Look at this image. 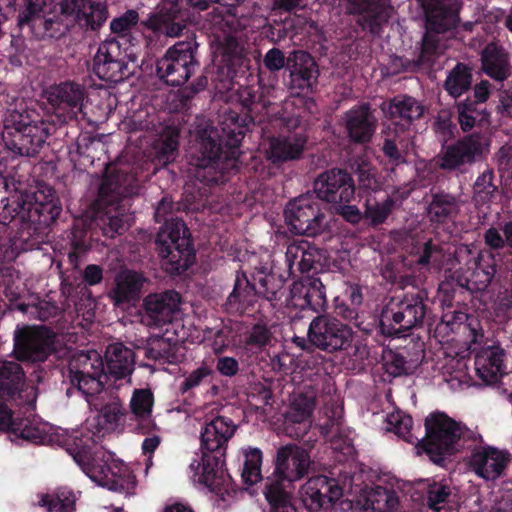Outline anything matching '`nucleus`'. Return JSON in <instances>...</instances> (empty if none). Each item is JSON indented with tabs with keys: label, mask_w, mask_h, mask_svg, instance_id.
<instances>
[{
	"label": "nucleus",
	"mask_w": 512,
	"mask_h": 512,
	"mask_svg": "<svg viewBox=\"0 0 512 512\" xmlns=\"http://www.w3.org/2000/svg\"><path fill=\"white\" fill-rule=\"evenodd\" d=\"M55 124L34 108L11 111L4 120L3 148L11 157H37Z\"/></svg>",
	"instance_id": "obj_9"
},
{
	"label": "nucleus",
	"mask_w": 512,
	"mask_h": 512,
	"mask_svg": "<svg viewBox=\"0 0 512 512\" xmlns=\"http://www.w3.org/2000/svg\"><path fill=\"white\" fill-rule=\"evenodd\" d=\"M183 2L198 11H204L210 5V0L163 1L157 12L150 14L146 20L141 22V25L149 31L144 35L148 47H152L156 38L161 36L177 37L183 33L189 19L188 12L181 7Z\"/></svg>",
	"instance_id": "obj_13"
},
{
	"label": "nucleus",
	"mask_w": 512,
	"mask_h": 512,
	"mask_svg": "<svg viewBox=\"0 0 512 512\" xmlns=\"http://www.w3.org/2000/svg\"><path fill=\"white\" fill-rule=\"evenodd\" d=\"M499 187L495 183V174L487 169L480 174L473 185V202L476 207L489 205L499 197Z\"/></svg>",
	"instance_id": "obj_52"
},
{
	"label": "nucleus",
	"mask_w": 512,
	"mask_h": 512,
	"mask_svg": "<svg viewBox=\"0 0 512 512\" xmlns=\"http://www.w3.org/2000/svg\"><path fill=\"white\" fill-rule=\"evenodd\" d=\"M497 265L492 256L485 260L481 256L474 262L473 267L459 268L453 274V280L459 288L471 294L483 292L490 285L497 271Z\"/></svg>",
	"instance_id": "obj_31"
},
{
	"label": "nucleus",
	"mask_w": 512,
	"mask_h": 512,
	"mask_svg": "<svg viewBox=\"0 0 512 512\" xmlns=\"http://www.w3.org/2000/svg\"><path fill=\"white\" fill-rule=\"evenodd\" d=\"M179 137V127L175 125L163 127L153 145L155 160L158 164L167 165L175 160L178 154Z\"/></svg>",
	"instance_id": "obj_45"
},
{
	"label": "nucleus",
	"mask_w": 512,
	"mask_h": 512,
	"mask_svg": "<svg viewBox=\"0 0 512 512\" xmlns=\"http://www.w3.org/2000/svg\"><path fill=\"white\" fill-rule=\"evenodd\" d=\"M14 223L17 227L15 234L11 237V248L16 253L38 249L43 243L46 235V228L38 225L35 221L14 217L6 225Z\"/></svg>",
	"instance_id": "obj_41"
},
{
	"label": "nucleus",
	"mask_w": 512,
	"mask_h": 512,
	"mask_svg": "<svg viewBox=\"0 0 512 512\" xmlns=\"http://www.w3.org/2000/svg\"><path fill=\"white\" fill-rule=\"evenodd\" d=\"M427 203V216L432 223L444 224L453 221L460 211L459 198L437 187L430 189Z\"/></svg>",
	"instance_id": "obj_39"
},
{
	"label": "nucleus",
	"mask_w": 512,
	"mask_h": 512,
	"mask_svg": "<svg viewBox=\"0 0 512 512\" xmlns=\"http://www.w3.org/2000/svg\"><path fill=\"white\" fill-rule=\"evenodd\" d=\"M271 336L272 334L265 324L256 323L245 335V347L247 349L261 350L269 343Z\"/></svg>",
	"instance_id": "obj_63"
},
{
	"label": "nucleus",
	"mask_w": 512,
	"mask_h": 512,
	"mask_svg": "<svg viewBox=\"0 0 512 512\" xmlns=\"http://www.w3.org/2000/svg\"><path fill=\"white\" fill-rule=\"evenodd\" d=\"M0 225H6L14 217L35 221L48 228L62 212V204L54 188L40 186L32 195L2 198Z\"/></svg>",
	"instance_id": "obj_10"
},
{
	"label": "nucleus",
	"mask_w": 512,
	"mask_h": 512,
	"mask_svg": "<svg viewBox=\"0 0 512 512\" xmlns=\"http://www.w3.org/2000/svg\"><path fill=\"white\" fill-rule=\"evenodd\" d=\"M289 88L301 92H312L319 77L318 64L307 51L293 50L288 56Z\"/></svg>",
	"instance_id": "obj_27"
},
{
	"label": "nucleus",
	"mask_w": 512,
	"mask_h": 512,
	"mask_svg": "<svg viewBox=\"0 0 512 512\" xmlns=\"http://www.w3.org/2000/svg\"><path fill=\"white\" fill-rule=\"evenodd\" d=\"M25 381L22 366L15 361L0 360V431L7 432L13 426V411L9 402L20 395Z\"/></svg>",
	"instance_id": "obj_22"
},
{
	"label": "nucleus",
	"mask_w": 512,
	"mask_h": 512,
	"mask_svg": "<svg viewBox=\"0 0 512 512\" xmlns=\"http://www.w3.org/2000/svg\"><path fill=\"white\" fill-rule=\"evenodd\" d=\"M244 457L243 467L241 470L242 482L248 486H252L259 481L264 480L261 473L263 453L259 448L248 447L242 450Z\"/></svg>",
	"instance_id": "obj_57"
},
{
	"label": "nucleus",
	"mask_w": 512,
	"mask_h": 512,
	"mask_svg": "<svg viewBox=\"0 0 512 512\" xmlns=\"http://www.w3.org/2000/svg\"><path fill=\"white\" fill-rule=\"evenodd\" d=\"M425 12L426 28L445 34L460 23L462 3L458 0H419Z\"/></svg>",
	"instance_id": "obj_29"
},
{
	"label": "nucleus",
	"mask_w": 512,
	"mask_h": 512,
	"mask_svg": "<svg viewBox=\"0 0 512 512\" xmlns=\"http://www.w3.org/2000/svg\"><path fill=\"white\" fill-rule=\"evenodd\" d=\"M387 425L388 430L393 431L407 443L413 444L419 441L411 432L413 419L410 415L400 411L390 413L387 415Z\"/></svg>",
	"instance_id": "obj_58"
},
{
	"label": "nucleus",
	"mask_w": 512,
	"mask_h": 512,
	"mask_svg": "<svg viewBox=\"0 0 512 512\" xmlns=\"http://www.w3.org/2000/svg\"><path fill=\"white\" fill-rule=\"evenodd\" d=\"M399 505L396 493L381 486H376L365 497L364 508L370 512H394Z\"/></svg>",
	"instance_id": "obj_54"
},
{
	"label": "nucleus",
	"mask_w": 512,
	"mask_h": 512,
	"mask_svg": "<svg viewBox=\"0 0 512 512\" xmlns=\"http://www.w3.org/2000/svg\"><path fill=\"white\" fill-rule=\"evenodd\" d=\"M250 117H239L234 109L219 116V128H198L190 150V175L204 186L223 185L240 167V144Z\"/></svg>",
	"instance_id": "obj_1"
},
{
	"label": "nucleus",
	"mask_w": 512,
	"mask_h": 512,
	"mask_svg": "<svg viewBox=\"0 0 512 512\" xmlns=\"http://www.w3.org/2000/svg\"><path fill=\"white\" fill-rule=\"evenodd\" d=\"M406 359L392 350L383 351L382 366L391 376L397 377L406 373Z\"/></svg>",
	"instance_id": "obj_64"
},
{
	"label": "nucleus",
	"mask_w": 512,
	"mask_h": 512,
	"mask_svg": "<svg viewBox=\"0 0 512 512\" xmlns=\"http://www.w3.org/2000/svg\"><path fill=\"white\" fill-rule=\"evenodd\" d=\"M427 301L425 289L393 296L382 308L378 321L357 326L374 339L403 337L413 328L422 326L428 311Z\"/></svg>",
	"instance_id": "obj_7"
},
{
	"label": "nucleus",
	"mask_w": 512,
	"mask_h": 512,
	"mask_svg": "<svg viewBox=\"0 0 512 512\" xmlns=\"http://www.w3.org/2000/svg\"><path fill=\"white\" fill-rule=\"evenodd\" d=\"M154 406V394L149 389H135L130 399L132 414L139 421V431L142 434H149L156 428L155 422L151 419Z\"/></svg>",
	"instance_id": "obj_43"
},
{
	"label": "nucleus",
	"mask_w": 512,
	"mask_h": 512,
	"mask_svg": "<svg viewBox=\"0 0 512 512\" xmlns=\"http://www.w3.org/2000/svg\"><path fill=\"white\" fill-rule=\"evenodd\" d=\"M315 405L316 392L311 387H305L293 394L284 416V428L288 436L301 439L309 432Z\"/></svg>",
	"instance_id": "obj_24"
},
{
	"label": "nucleus",
	"mask_w": 512,
	"mask_h": 512,
	"mask_svg": "<svg viewBox=\"0 0 512 512\" xmlns=\"http://www.w3.org/2000/svg\"><path fill=\"white\" fill-rule=\"evenodd\" d=\"M318 200L330 204L350 203L356 194L352 175L342 168H330L320 173L313 183Z\"/></svg>",
	"instance_id": "obj_19"
},
{
	"label": "nucleus",
	"mask_w": 512,
	"mask_h": 512,
	"mask_svg": "<svg viewBox=\"0 0 512 512\" xmlns=\"http://www.w3.org/2000/svg\"><path fill=\"white\" fill-rule=\"evenodd\" d=\"M472 81V68L458 62L448 73L443 87L450 96L458 98L470 90Z\"/></svg>",
	"instance_id": "obj_50"
},
{
	"label": "nucleus",
	"mask_w": 512,
	"mask_h": 512,
	"mask_svg": "<svg viewBox=\"0 0 512 512\" xmlns=\"http://www.w3.org/2000/svg\"><path fill=\"white\" fill-rule=\"evenodd\" d=\"M481 444L468 449L471 452L467 461L468 467L486 481H495L503 477L512 461L511 453L506 449Z\"/></svg>",
	"instance_id": "obj_20"
},
{
	"label": "nucleus",
	"mask_w": 512,
	"mask_h": 512,
	"mask_svg": "<svg viewBox=\"0 0 512 512\" xmlns=\"http://www.w3.org/2000/svg\"><path fill=\"white\" fill-rule=\"evenodd\" d=\"M451 493L452 489L449 484L442 481H433V483L427 486L426 490L427 506L434 511H439L444 508Z\"/></svg>",
	"instance_id": "obj_61"
},
{
	"label": "nucleus",
	"mask_w": 512,
	"mask_h": 512,
	"mask_svg": "<svg viewBox=\"0 0 512 512\" xmlns=\"http://www.w3.org/2000/svg\"><path fill=\"white\" fill-rule=\"evenodd\" d=\"M357 176L356 191L361 199L376 196L382 192V182L378 177L376 168L368 162L362 161L355 170Z\"/></svg>",
	"instance_id": "obj_51"
},
{
	"label": "nucleus",
	"mask_w": 512,
	"mask_h": 512,
	"mask_svg": "<svg viewBox=\"0 0 512 512\" xmlns=\"http://www.w3.org/2000/svg\"><path fill=\"white\" fill-rule=\"evenodd\" d=\"M414 256L416 263L422 267L429 265H439L443 258V250L440 245L433 242L432 239L425 241L422 245L415 247Z\"/></svg>",
	"instance_id": "obj_60"
},
{
	"label": "nucleus",
	"mask_w": 512,
	"mask_h": 512,
	"mask_svg": "<svg viewBox=\"0 0 512 512\" xmlns=\"http://www.w3.org/2000/svg\"><path fill=\"white\" fill-rule=\"evenodd\" d=\"M54 334L43 326H25L14 334V353L20 361L44 362L55 351Z\"/></svg>",
	"instance_id": "obj_18"
},
{
	"label": "nucleus",
	"mask_w": 512,
	"mask_h": 512,
	"mask_svg": "<svg viewBox=\"0 0 512 512\" xmlns=\"http://www.w3.org/2000/svg\"><path fill=\"white\" fill-rule=\"evenodd\" d=\"M285 260L290 274L298 271L304 276H314L329 269L327 251L308 242L292 243L287 246Z\"/></svg>",
	"instance_id": "obj_23"
},
{
	"label": "nucleus",
	"mask_w": 512,
	"mask_h": 512,
	"mask_svg": "<svg viewBox=\"0 0 512 512\" xmlns=\"http://www.w3.org/2000/svg\"><path fill=\"white\" fill-rule=\"evenodd\" d=\"M135 60L134 55L122 48L119 40L108 39L99 44L90 73L105 83H118L132 73L128 65Z\"/></svg>",
	"instance_id": "obj_16"
},
{
	"label": "nucleus",
	"mask_w": 512,
	"mask_h": 512,
	"mask_svg": "<svg viewBox=\"0 0 512 512\" xmlns=\"http://www.w3.org/2000/svg\"><path fill=\"white\" fill-rule=\"evenodd\" d=\"M288 303L301 310L309 308L316 313L323 312L328 304L326 288L319 277L304 276L291 285Z\"/></svg>",
	"instance_id": "obj_28"
},
{
	"label": "nucleus",
	"mask_w": 512,
	"mask_h": 512,
	"mask_svg": "<svg viewBox=\"0 0 512 512\" xmlns=\"http://www.w3.org/2000/svg\"><path fill=\"white\" fill-rule=\"evenodd\" d=\"M250 281L252 286L255 287L257 298L262 297L270 302L280 300V294L285 283V279L281 275L266 272L262 268L252 274Z\"/></svg>",
	"instance_id": "obj_46"
},
{
	"label": "nucleus",
	"mask_w": 512,
	"mask_h": 512,
	"mask_svg": "<svg viewBox=\"0 0 512 512\" xmlns=\"http://www.w3.org/2000/svg\"><path fill=\"white\" fill-rule=\"evenodd\" d=\"M146 279L139 272L126 270L115 278V286L108 293V297L119 308L134 305L141 298L142 288Z\"/></svg>",
	"instance_id": "obj_36"
},
{
	"label": "nucleus",
	"mask_w": 512,
	"mask_h": 512,
	"mask_svg": "<svg viewBox=\"0 0 512 512\" xmlns=\"http://www.w3.org/2000/svg\"><path fill=\"white\" fill-rule=\"evenodd\" d=\"M108 374L115 379H125L134 371L135 354L121 342L110 344L105 352Z\"/></svg>",
	"instance_id": "obj_42"
},
{
	"label": "nucleus",
	"mask_w": 512,
	"mask_h": 512,
	"mask_svg": "<svg viewBox=\"0 0 512 512\" xmlns=\"http://www.w3.org/2000/svg\"><path fill=\"white\" fill-rule=\"evenodd\" d=\"M352 327L336 317L317 315L307 330V337H294L293 342L303 350L319 349L326 353H335L348 349L353 341Z\"/></svg>",
	"instance_id": "obj_14"
},
{
	"label": "nucleus",
	"mask_w": 512,
	"mask_h": 512,
	"mask_svg": "<svg viewBox=\"0 0 512 512\" xmlns=\"http://www.w3.org/2000/svg\"><path fill=\"white\" fill-rule=\"evenodd\" d=\"M92 150H94V141L90 137H78L69 148V157L75 165L87 167L94 162V155L91 154Z\"/></svg>",
	"instance_id": "obj_59"
},
{
	"label": "nucleus",
	"mask_w": 512,
	"mask_h": 512,
	"mask_svg": "<svg viewBox=\"0 0 512 512\" xmlns=\"http://www.w3.org/2000/svg\"><path fill=\"white\" fill-rule=\"evenodd\" d=\"M98 440L84 430L55 435L58 445L94 482L111 491L128 493L135 486V477L122 460L114 457V453L98 446Z\"/></svg>",
	"instance_id": "obj_3"
},
{
	"label": "nucleus",
	"mask_w": 512,
	"mask_h": 512,
	"mask_svg": "<svg viewBox=\"0 0 512 512\" xmlns=\"http://www.w3.org/2000/svg\"><path fill=\"white\" fill-rule=\"evenodd\" d=\"M44 96L58 113V120L64 123L77 118L88 94L83 84L64 81L48 87L44 90Z\"/></svg>",
	"instance_id": "obj_21"
},
{
	"label": "nucleus",
	"mask_w": 512,
	"mask_h": 512,
	"mask_svg": "<svg viewBox=\"0 0 512 512\" xmlns=\"http://www.w3.org/2000/svg\"><path fill=\"white\" fill-rule=\"evenodd\" d=\"M77 499L71 488L60 487L54 493L42 495L39 505L48 512H75Z\"/></svg>",
	"instance_id": "obj_53"
},
{
	"label": "nucleus",
	"mask_w": 512,
	"mask_h": 512,
	"mask_svg": "<svg viewBox=\"0 0 512 512\" xmlns=\"http://www.w3.org/2000/svg\"><path fill=\"white\" fill-rule=\"evenodd\" d=\"M173 210L174 202L168 197L158 203L154 218L163 225L156 235L155 245L163 269L170 275L180 276L194 264L196 251L186 223L177 217H169Z\"/></svg>",
	"instance_id": "obj_5"
},
{
	"label": "nucleus",
	"mask_w": 512,
	"mask_h": 512,
	"mask_svg": "<svg viewBox=\"0 0 512 512\" xmlns=\"http://www.w3.org/2000/svg\"><path fill=\"white\" fill-rule=\"evenodd\" d=\"M481 70L488 77L502 82L512 73L510 54L498 41L487 43L480 53Z\"/></svg>",
	"instance_id": "obj_37"
},
{
	"label": "nucleus",
	"mask_w": 512,
	"mask_h": 512,
	"mask_svg": "<svg viewBox=\"0 0 512 512\" xmlns=\"http://www.w3.org/2000/svg\"><path fill=\"white\" fill-rule=\"evenodd\" d=\"M198 48L195 37L176 42L156 60V76L172 87L184 85L200 68Z\"/></svg>",
	"instance_id": "obj_12"
},
{
	"label": "nucleus",
	"mask_w": 512,
	"mask_h": 512,
	"mask_svg": "<svg viewBox=\"0 0 512 512\" xmlns=\"http://www.w3.org/2000/svg\"><path fill=\"white\" fill-rule=\"evenodd\" d=\"M307 145V136L294 133L288 136H273L269 140L266 151L267 159L274 165L280 166L303 157Z\"/></svg>",
	"instance_id": "obj_34"
},
{
	"label": "nucleus",
	"mask_w": 512,
	"mask_h": 512,
	"mask_svg": "<svg viewBox=\"0 0 512 512\" xmlns=\"http://www.w3.org/2000/svg\"><path fill=\"white\" fill-rule=\"evenodd\" d=\"M456 107L458 122L463 131L467 132L476 126L483 129L490 125V112L486 105L472 101L471 96L459 102Z\"/></svg>",
	"instance_id": "obj_44"
},
{
	"label": "nucleus",
	"mask_w": 512,
	"mask_h": 512,
	"mask_svg": "<svg viewBox=\"0 0 512 512\" xmlns=\"http://www.w3.org/2000/svg\"><path fill=\"white\" fill-rule=\"evenodd\" d=\"M137 189V178L133 173L115 164L106 165L92 204L94 229L111 239L124 234L133 221L129 198Z\"/></svg>",
	"instance_id": "obj_4"
},
{
	"label": "nucleus",
	"mask_w": 512,
	"mask_h": 512,
	"mask_svg": "<svg viewBox=\"0 0 512 512\" xmlns=\"http://www.w3.org/2000/svg\"><path fill=\"white\" fill-rule=\"evenodd\" d=\"M440 34L441 33H436L426 28L417 58L412 61H407L405 69L414 71L420 67H432L437 57L442 52L439 38Z\"/></svg>",
	"instance_id": "obj_47"
},
{
	"label": "nucleus",
	"mask_w": 512,
	"mask_h": 512,
	"mask_svg": "<svg viewBox=\"0 0 512 512\" xmlns=\"http://www.w3.org/2000/svg\"><path fill=\"white\" fill-rule=\"evenodd\" d=\"M425 431V437L418 441L417 447L434 464L441 467L451 462V457L455 454L483 443L480 434L441 412L431 414L425 419Z\"/></svg>",
	"instance_id": "obj_8"
},
{
	"label": "nucleus",
	"mask_w": 512,
	"mask_h": 512,
	"mask_svg": "<svg viewBox=\"0 0 512 512\" xmlns=\"http://www.w3.org/2000/svg\"><path fill=\"white\" fill-rule=\"evenodd\" d=\"M262 493L268 504V512H300L293 502V496L286 487H280L276 481L263 486Z\"/></svg>",
	"instance_id": "obj_49"
},
{
	"label": "nucleus",
	"mask_w": 512,
	"mask_h": 512,
	"mask_svg": "<svg viewBox=\"0 0 512 512\" xmlns=\"http://www.w3.org/2000/svg\"><path fill=\"white\" fill-rule=\"evenodd\" d=\"M145 357L162 363L175 364L180 360L177 341L160 337L152 340L145 348Z\"/></svg>",
	"instance_id": "obj_56"
},
{
	"label": "nucleus",
	"mask_w": 512,
	"mask_h": 512,
	"mask_svg": "<svg viewBox=\"0 0 512 512\" xmlns=\"http://www.w3.org/2000/svg\"><path fill=\"white\" fill-rule=\"evenodd\" d=\"M260 99V95L258 94V91H256L251 86H240L237 90V101L242 107V114L236 111L239 115V117L248 116L251 118V120L247 123V129L249 128V125L254 123V119L251 115V113L254 110V105L257 104L258 100Z\"/></svg>",
	"instance_id": "obj_62"
},
{
	"label": "nucleus",
	"mask_w": 512,
	"mask_h": 512,
	"mask_svg": "<svg viewBox=\"0 0 512 512\" xmlns=\"http://www.w3.org/2000/svg\"><path fill=\"white\" fill-rule=\"evenodd\" d=\"M181 295L175 290H166L162 293L149 294L144 299L146 316L150 324L162 326L172 322L173 315L179 310Z\"/></svg>",
	"instance_id": "obj_35"
},
{
	"label": "nucleus",
	"mask_w": 512,
	"mask_h": 512,
	"mask_svg": "<svg viewBox=\"0 0 512 512\" xmlns=\"http://www.w3.org/2000/svg\"><path fill=\"white\" fill-rule=\"evenodd\" d=\"M107 379L104 362L100 356L96 355L94 359L84 353L75 355L63 370V384L68 385L66 396L70 398L75 394L80 395L98 411V414L93 419H88L85 427L82 428L98 439L114 431L120 418L125 415V409L119 401L108 403L100 409L93 403L103 392Z\"/></svg>",
	"instance_id": "obj_2"
},
{
	"label": "nucleus",
	"mask_w": 512,
	"mask_h": 512,
	"mask_svg": "<svg viewBox=\"0 0 512 512\" xmlns=\"http://www.w3.org/2000/svg\"><path fill=\"white\" fill-rule=\"evenodd\" d=\"M482 153V137L480 134L472 133L443 147L436 158V165L444 171L459 170L464 165L474 163Z\"/></svg>",
	"instance_id": "obj_26"
},
{
	"label": "nucleus",
	"mask_w": 512,
	"mask_h": 512,
	"mask_svg": "<svg viewBox=\"0 0 512 512\" xmlns=\"http://www.w3.org/2000/svg\"><path fill=\"white\" fill-rule=\"evenodd\" d=\"M235 431L236 425L225 416L207 422L201 432V462L194 460L189 466L198 482L216 494L224 490L226 449Z\"/></svg>",
	"instance_id": "obj_6"
},
{
	"label": "nucleus",
	"mask_w": 512,
	"mask_h": 512,
	"mask_svg": "<svg viewBox=\"0 0 512 512\" xmlns=\"http://www.w3.org/2000/svg\"><path fill=\"white\" fill-rule=\"evenodd\" d=\"M274 472L265 478L263 486L276 481L287 490L294 482L300 481L308 474L311 459L308 451L297 444H286L277 449L274 459Z\"/></svg>",
	"instance_id": "obj_17"
},
{
	"label": "nucleus",
	"mask_w": 512,
	"mask_h": 512,
	"mask_svg": "<svg viewBox=\"0 0 512 512\" xmlns=\"http://www.w3.org/2000/svg\"><path fill=\"white\" fill-rule=\"evenodd\" d=\"M381 108L385 116L394 120L396 126L402 131L408 129L414 121L419 120L424 115L422 103L407 94L394 96L389 101L384 102Z\"/></svg>",
	"instance_id": "obj_33"
},
{
	"label": "nucleus",
	"mask_w": 512,
	"mask_h": 512,
	"mask_svg": "<svg viewBox=\"0 0 512 512\" xmlns=\"http://www.w3.org/2000/svg\"><path fill=\"white\" fill-rule=\"evenodd\" d=\"M347 13L360 15L357 24L372 35H380L383 25L390 18L389 0H346Z\"/></svg>",
	"instance_id": "obj_30"
},
{
	"label": "nucleus",
	"mask_w": 512,
	"mask_h": 512,
	"mask_svg": "<svg viewBox=\"0 0 512 512\" xmlns=\"http://www.w3.org/2000/svg\"><path fill=\"white\" fill-rule=\"evenodd\" d=\"M506 352L500 344L483 347L475 355V370L478 377L487 384H494L506 373L504 358Z\"/></svg>",
	"instance_id": "obj_38"
},
{
	"label": "nucleus",
	"mask_w": 512,
	"mask_h": 512,
	"mask_svg": "<svg viewBox=\"0 0 512 512\" xmlns=\"http://www.w3.org/2000/svg\"><path fill=\"white\" fill-rule=\"evenodd\" d=\"M284 217L290 231L296 235L316 237L328 228L327 215L319 200L309 194L290 200L285 206Z\"/></svg>",
	"instance_id": "obj_15"
},
{
	"label": "nucleus",
	"mask_w": 512,
	"mask_h": 512,
	"mask_svg": "<svg viewBox=\"0 0 512 512\" xmlns=\"http://www.w3.org/2000/svg\"><path fill=\"white\" fill-rule=\"evenodd\" d=\"M213 31L221 32L223 36L217 35L216 57L219 58L218 73L229 82L237 76L242 68L247 67L249 59L247 58L244 46L234 36L241 32L245 24L231 13L222 12L213 13L210 19Z\"/></svg>",
	"instance_id": "obj_11"
},
{
	"label": "nucleus",
	"mask_w": 512,
	"mask_h": 512,
	"mask_svg": "<svg viewBox=\"0 0 512 512\" xmlns=\"http://www.w3.org/2000/svg\"><path fill=\"white\" fill-rule=\"evenodd\" d=\"M345 129L352 143H369L377 128V119L369 104L356 105L344 114Z\"/></svg>",
	"instance_id": "obj_32"
},
{
	"label": "nucleus",
	"mask_w": 512,
	"mask_h": 512,
	"mask_svg": "<svg viewBox=\"0 0 512 512\" xmlns=\"http://www.w3.org/2000/svg\"><path fill=\"white\" fill-rule=\"evenodd\" d=\"M107 18L108 8L105 4L88 0L75 20L86 31H98Z\"/></svg>",
	"instance_id": "obj_55"
},
{
	"label": "nucleus",
	"mask_w": 512,
	"mask_h": 512,
	"mask_svg": "<svg viewBox=\"0 0 512 512\" xmlns=\"http://www.w3.org/2000/svg\"><path fill=\"white\" fill-rule=\"evenodd\" d=\"M257 302L255 287L244 272H237L233 290L223 304L224 310L231 315H242L253 309Z\"/></svg>",
	"instance_id": "obj_40"
},
{
	"label": "nucleus",
	"mask_w": 512,
	"mask_h": 512,
	"mask_svg": "<svg viewBox=\"0 0 512 512\" xmlns=\"http://www.w3.org/2000/svg\"><path fill=\"white\" fill-rule=\"evenodd\" d=\"M364 200L363 219L371 227H378L384 224L396 207V199L388 194L380 199L373 196Z\"/></svg>",
	"instance_id": "obj_48"
},
{
	"label": "nucleus",
	"mask_w": 512,
	"mask_h": 512,
	"mask_svg": "<svg viewBox=\"0 0 512 512\" xmlns=\"http://www.w3.org/2000/svg\"><path fill=\"white\" fill-rule=\"evenodd\" d=\"M342 495L337 480L325 475L310 478L301 488V501L308 512L328 511Z\"/></svg>",
	"instance_id": "obj_25"
}]
</instances>
